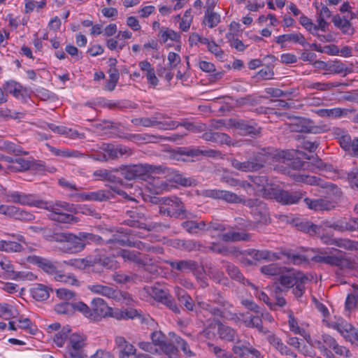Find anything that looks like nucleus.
<instances>
[{
    "mask_svg": "<svg viewBox=\"0 0 358 358\" xmlns=\"http://www.w3.org/2000/svg\"><path fill=\"white\" fill-rule=\"evenodd\" d=\"M60 243L59 250L68 254H76L84 250L87 241H96L101 238L89 233L80 232L78 236L64 233L57 237Z\"/></svg>",
    "mask_w": 358,
    "mask_h": 358,
    "instance_id": "nucleus-1",
    "label": "nucleus"
},
{
    "mask_svg": "<svg viewBox=\"0 0 358 358\" xmlns=\"http://www.w3.org/2000/svg\"><path fill=\"white\" fill-rule=\"evenodd\" d=\"M268 335L266 338L267 341L280 354L289 355L293 357H296V354L293 352L286 345H285L282 340L273 333H268Z\"/></svg>",
    "mask_w": 358,
    "mask_h": 358,
    "instance_id": "nucleus-24",
    "label": "nucleus"
},
{
    "mask_svg": "<svg viewBox=\"0 0 358 358\" xmlns=\"http://www.w3.org/2000/svg\"><path fill=\"white\" fill-rule=\"evenodd\" d=\"M226 38H227L228 42L229 43L231 48H235L239 52H243L245 50L246 45H245L241 40L236 38L234 34L231 32L227 34Z\"/></svg>",
    "mask_w": 358,
    "mask_h": 358,
    "instance_id": "nucleus-64",
    "label": "nucleus"
},
{
    "mask_svg": "<svg viewBox=\"0 0 358 358\" xmlns=\"http://www.w3.org/2000/svg\"><path fill=\"white\" fill-rule=\"evenodd\" d=\"M181 226L187 232L194 235L203 234L207 229V223L203 220H187L183 222Z\"/></svg>",
    "mask_w": 358,
    "mask_h": 358,
    "instance_id": "nucleus-28",
    "label": "nucleus"
},
{
    "mask_svg": "<svg viewBox=\"0 0 358 358\" xmlns=\"http://www.w3.org/2000/svg\"><path fill=\"white\" fill-rule=\"evenodd\" d=\"M69 353H83V348L85 345V338L78 334H72L69 339Z\"/></svg>",
    "mask_w": 358,
    "mask_h": 358,
    "instance_id": "nucleus-32",
    "label": "nucleus"
},
{
    "mask_svg": "<svg viewBox=\"0 0 358 358\" xmlns=\"http://www.w3.org/2000/svg\"><path fill=\"white\" fill-rule=\"evenodd\" d=\"M37 203H38V206H37L38 207L47 209L51 212V214L50 215V218L51 216L59 215L64 211H68L69 210L70 206V205L66 202H57L55 203H49L41 201H37Z\"/></svg>",
    "mask_w": 358,
    "mask_h": 358,
    "instance_id": "nucleus-27",
    "label": "nucleus"
},
{
    "mask_svg": "<svg viewBox=\"0 0 358 358\" xmlns=\"http://www.w3.org/2000/svg\"><path fill=\"white\" fill-rule=\"evenodd\" d=\"M293 177L296 182H303L308 185L320 187L324 189V193L326 195L324 198L330 201H334L336 207L343 196L341 188L336 185L326 182L320 178L299 173L293 175Z\"/></svg>",
    "mask_w": 358,
    "mask_h": 358,
    "instance_id": "nucleus-3",
    "label": "nucleus"
},
{
    "mask_svg": "<svg viewBox=\"0 0 358 358\" xmlns=\"http://www.w3.org/2000/svg\"><path fill=\"white\" fill-rule=\"evenodd\" d=\"M243 322L246 327L256 328L259 332L262 334H266L269 333V331L263 327L262 320L259 316L250 315L249 317H246Z\"/></svg>",
    "mask_w": 358,
    "mask_h": 358,
    "instance_id": "nucleus-41",
    "label": "nucleus"
},
{
    "mask_svg": "<svg viewBox=\"0 0 358 358\" xmlns=\"http://www.w3.org/2000/svg\"><path fill=\"white\" fill-rule=\"evenodd\" d=\"M333 327L340 332L345 338L350 337V334L354 331V327L344 320L336 322L333 325Z\"/></svg>",
    "mask_w": 358,
    "mask_h": 358,
    "instance_id": "nucleus-50",
    "label": "nucleus"
},
{
    "mask_svg": "<svg viewBox=\"0 0 358 358\" xmlns=\"http://www.w3.org/2000/svg\"><path fill=\"white\" fill-rule=\"evenodd\" d=\"M107 154L108 160L117 159L123 155H131V150L122 145H115L110 143H103L100 147Z\"/></svg>",
    "mask_w": 358,
    "mask_h": 358,
    "instance_id": "nucleus-13",
    "label": "nucleus"
},
{
    "mask_svg": "<svg viewBox=\"0 0 358 358\" xmlns=\"http://www.w3.org/2000/svg\"><path fill=\"white\" fill-rule=\"evenodd\" d=\"M310 120L294 117L293 122L288 124L289 129L292 132L316 133L318 127L311 125Z\"/></svg>",
    "mask_w": 358,
    "mask_h": 358,
    "instance_id": "nucleus-15",
    "label": "nucleus"
},
{
    "mask_svg": "<svg viewBox=\"0 0 358 358\" xmlns=\"http://www.w3.org/2000/svg\"><path fill=\"white\" fill-rule=\"evenodd\" d=\"M226 271L228 273V275L231 277V278L234 279V280H236L243 285H247L252 288L257 289V287L255 286L254 284L250 282L248 279H245L242 273L240 271L239 268L231 264L227 263L226 266Z\"/></svg>",
    "mask_w": 358,
    "mask_h": 358,
    "instance_id": "nucleus-30",
    "label": "nucleus"
},
{
    "mask_svg": "<svg viewBox=\"0 0 358 358\" xmlns=\"http://www.w3.org/2000/svg\"><path fill=\"white\" fill-rule=\"evenodd\" d=\"M109 79L107 80L105 88L108 91L114 90L120 78L119 71L116 68H110L108 71Z\"/></svg>",
    "mask_w": 358,
    "mask_h": 358,
    "instance_id": "nucleus-52",
    "label": "nucleus"
},
{
    "mask_svg": "<svg viewBox=\"0 0 358 358\" xmlns=\"http://www.w3.org/2000/svg\"><path fill=\"white\" fill-rule=\"evenodd\" d=\"M166 169V168L162 166H157L150 164L122 165L117 168V176L122 177V183L123 179L127 180H145L148 174L165 173Z\"/></svg>",
    "mask_w": 358,
    "mask_h": 358,
    "instance_id": "nucleus-2",
    "label": "nucleus"
},
{
    "mask_svg": "<svg viewBox=\"0 0 358 358\" xmlns=\"http://www.w3.org/2000/svg\"><path fill=\"white\" fill-rule=\"evenodd\" d=\"M281 255L286 257L287 262L294 265H301L308 263V258L304 255L292 253L287 251H282Z\"/></svg>",
    "mask_w": 358,
    "mask_h": 358,
    "instance_id": "nucleus-45",
    "label": "nucleus"
},
{
    "mask_svg": "<svg viewBox=\"0 0 358 358\" xmlns=\"http://www.w3.org/2000/svg\"><path fill=\"white\" fill-rule=\"evenodd\" d=\"M0 150H4L8 153L14 154L17 156L27 155L29 154L28 152L24 151L20 145L6 141H0Z\"/></svg>",
    "mask_w": 358,
    "mask_h": 358,
    "instance_id": "nucleus-40",
    "label": "nucleus"
},
{
    "mask_svg": "<svg viewBox=\"0 0 358 358\" xmlns=\"http://www.w3.org/2000/svg\"><path fill=\"white\" fill-rule=\"evenodd\" d=\"M306 192L301 191L289 192L281 189L278 193L277 201L283 205H292L297 203L304 196Z\"/></svg>",
    "mask_w": 358,
    "mask_h": 358,
    "instance_id": "nucleus-19",
    "label": "nucleus"
},
{
    "mask_svg": "<svg viewBox=\"0 0 358 358\" xmlns=\"http://www.w3.org/2000/svg\"><path fill=\"white\" fill-rule=\"evenodd\" d=\"M220 22V14L214 12L213 10L206 11L203 22L206 24L208 27L213 28L216 27Z\"/></svg>",
    "mask_w": 358,
    "mask_h": 358,
    "instance_id": "nucleus-55",
    "label": "nucleus"
},
{
    "mask_svg": "<svg viewBox=\"0 0 358 358\" xmlns=\"http://www.w3.org/2000/svg\"><path fill=\"white\" fill-rule=\"evenodd\" d=\"M159 348L169 358H178V349L173 343L165 341Z\"/></svg>",
    "mask_w": 358,
    "mask_h": 358,
    "instance_id": "nucleus-61",
    "label": "nucleus"
},
{
    "mask_svg": "<svg viewBox=\"0 0 358 358\" xmlns=\"http://www.w3.org/2000/svg\"><path fill=\"white\" fill-rule=\"evenodd\" d=\"M308 278L301 272L292 273L289 274L280 275L278 280L280 284L286 289H289L300 280H308Z\"/></svg>",
    "mask_w": 358,
    "mask_h": 358,
    "instance_id": "nucleus-23",
    "label": "nucleus"
},
{
    "mask_svg": "<svg viewBox=\"0 0 358 358\" xmlns=\"http://www.w3.org/2000/svg\"><path fill=\"white\" fill-rule=\"evenodd\" d=\"M126 215L129 218L124 220L123 224L131 227H136L151 231L152 230H158L162 227L161 223L146 224L141 222V220H145L146 217L145 213L139 208H132L131 210H127Z\"/></svg>",
    "mask_w": 358,
    "mask_h": 358,
    "instance_id": "nucleus-6",
    "label": "nucleus"
},
{
    "mask_svg": "<svg viewBox=\"0 0 358 358\" xmlns=\"http://www.w3.org/2000/svg\"><path fill=\"white\" fill-rule=\"evenodd\" d=\"M303 201L309 209L315 211H329L336 208L334 201L325 198L312 199L306 197Z\"/></svg>",
    "mask_w": 358,
    "mask_h": 358,
    "instance_id": "nucleus-16",
    "label": "nucleus"
},
{
    "mask_svg": "<svg viewBox=\"0 0 358 358\" xmlns=\"http://www.w3.org/2000/svg\"><path fill=\"white\" fill-rule=\"evenodd\" d=\"M4 200L8 203H19L21 205L38 206L31 194H27L19 192H8L3 187V191L0 192Z\"/></svg>",
    "mask_w": 358,
    "mask_h": 358,
    "instance_id": "nucleus-7",
    "label": "nucleus"
},
{
    "mask_svg": "<svg viewBox=\"0 0 358 358\" xmlns=\"http://www.w3.org/2000/svg\"><path fill=\"white\" fill-rule=\"evenodd\" d=\"M278 44H282L286 41H293L304 45L306 43L305 37L301 33L288 34L278 36L275 39Z\"/></svg>",
    "mask_w": 358,
    "mask_h": 358,
    "instance_id": "nucleus-39",
    "label": "nucleus"
},
{
    "mask_svg": "<svg viewBox=\"0 0 358 358\" xmlns=\"http://www.w3.org/2000/svg\"><path fill=\"white\" fill-rule=\"evenodd\" d=\"M243 256L248 255L250 256L254 260L261 261L266 260V255L268 254L267 250H255V249H249L241 252Z\"/></svg>",
    "mask_w": 358,
    "mask_h": 358,
    "instance_id": "nucleus-58",
    "label": "nucleus"
},
{
    "mask_svg": "<svg viewBox=\"0 0 358 358\" xmlns=\"http://www.w3.org/2000/svg\"><path fill=\"white\" fill-rule=\"evenodd\" d=\"M274 154L273 149L271 148H262L259 152L255 154L253 157H251L256 167L257 171L264 167L265 164L269 163L273 158Z\"/></svg>",
    "mask_w": 358,
    "mask_h": 358,
    "instance_id": "nucleus-20",
    "label": "nucleus"
},
{
    "mask_svg": "<svg viewBox=\"0 0 358 358\" xmlns=\"http://www.w3.org/2000/svg\"><path fill=\"white\" fill-rule=\"evenodd\" d=\"M341 84L336 83L334 84L333 83H306V87L310 90H317L319 91H327L329 90L334 87H336L340 86Z\"/></svg>",
    "mask_w": 358,
    "mask_h": 358,
    "instance_id": "nucleus-56",
    "label": "nucleus"
},
{
    "mask_svg": "<svg viewBox=\"0 0 358 358\" xmlns=\"http://www.w3.org/2000/svg\"><path fill=\"white\" fill-rule=\"evenodd\" d=\"M169 264L172 270H176L181 272L192 271L198 268L196 262L192 259L181 260L178 262L167 260L165 262Z\"/></svg>",
    "mask_w": 358,
    "mask_h": 358,
    "instance_id": "nucleus-29",
    "label": "nucleus"
},
{
    "mask_svg": "<svg viewBox=\"0 0 358 358\" xmlns=\"http://www.w3.org/2000/svg\"><path fill=\"white\" fill-rule=\"evenodd\" d=\"M334 24L340 29L343 34L352 35L355 32V29L352 27L350 20L342 18L339 15H336L332 18Z\"/></svg>",
    "mask_w": 358,
    "mask_h": 358,
    "instance_id": "nucleus-35",
    "label": "nucleus"
},
{
    "mask_svg": "<svg viewBox=\"0 0 358 358\" xmlns=\"http://www.w3.org/2000/svg\"><path fill=\"white\" fill-rule=\"evenodd\" d=\"M203 195L210 198L223 199L231 203H242L244 205V201H246V199L242 198L234 192L225 190L207 189L203 192Z\"/></svg>",
    "mask_w": 358,
    "mask_h": 358,
    "instance_id": "nucleus-9",
    "label": "nucleus"
},
{
    "mask_svg": "<svg viewBox=\"0 0 358 358\" xmlns=\"http://www.w3.org/2000/svg\"><path fill=\"white\" fill-rule=\"evenodd\" d=\"M3 90L17 99L23 98L26 92L21 84L13 80L6 82L3 85Z\"/></svg>",
    "mask_w": 358,
    "mask_h": 358,
    "instance_id": "nucleus-34",
    "label": "nucleus"
},
{
    "mask_svg": "<svg viewBox=\"0 0 358 358\" xmlns=\"http://www.w3.org/2000/svg\"><path fill=\"white\" fill-rule=\"evenodd\" d=\"M99 261L96 257L87 256L85 258L71 259L64 261V264L80 270H85L87 268L94 266Z\"/></svg>",
    "mask_w": 358,
    "mask_h": 358,
    "instance_id": "nucleus-25",
    "label": "nucleus"
},
{
    "mask_svg": "<svg viewBox=\"0 0 358 358\" xmlns=\"http://www.w3.org/2000/svg\"><path fill=\"white\" fill-rule=\"evenodd\" d=\"M55 279L59 282H63L71 285L78 286L79 281L76 279L75 275H65L61 273L60 271L57 270V273L55 274Z\"/></svg>",
    "mask_w": 358,
    "mask_h": 358,
    "instance_id": "nucleus-60",
    "label": "nucleus"
},
{
    "mask_svg": "<svg viewBox=\"0 0 358 358\" xmlns=\"http://www.w3.org/2000/svg\"><path fill=\"white\" fill-rule=\"evenodd\" d=\"M26 260L27 263L36 265L50 275H55V274L57 273V268L50 259L33 255L27 256Z\"/></svg>",
    "mask_w": 358,
    "mask_h": 358,
    "instance_id": "nucleus-12",
    "label": "nucleus"
},
{
    "mask_svg": "<svg viewBox=\"0 0 358 358\" xmlns=\"http://www.w3.org/2000/svg\"><path fill=\"white\" fill-rule=\"evenodd\" d=\"M315 114L321 117L340 118L355 112L354 109L334 108L331 109H318L314 111Z\"/></svg>",
    "mask_w": 358,
    "mask_h": 358,
    "instance_id": "nucleus-21",
    "label": "nucleus"
},
{
    "mask_svg": "<svg viewBox=\"0 0 358 358\" xmlns=\"http://www.w3.org/2000/svg\"><path fill=\"white\" fill-rule=\"evenodd\" d=\"M232 348V352L240 358H246L249 355L254 358H263L261 352L254 348L249 341L238 340Z\"/></svg>",
    "mask_w": 358,
    "mask_h": 358,
    "instance_id": "nucleus-10",
    "label": "nucleus"
},
{
    "mask_svg": "<svg viewBox=\"0 0 358 358\" xmlns=\"http://www.w3.org/2000/svg\"><path fill=\"white\" fill-rule=\"evenodd\" d=\"M50 151L56 156H59L65 158H79L83 157L85 156V154L76 150L57 149L55 148L50 147Z\"/></svg>",
    "mask_w": 358,
    "mask_h": 358,
    "instance_id": "nucleus-47",
    "label": "nucleus"
},
{
    "mask_svg": "<svg viewBox=\"0 0 358 358\" xmlns=\"http://www.w3.org/2000/svg\"><path fill=\"white\" fill-rule=\"evenodd\" d=\"M217 334L219 337L224 341L232 342L234 341L236 338L238 336L236 331L231 327L223 324L220 322L217 321Z\"/></svg>",
    "mask_w": 358,
    "mask_h": 358,
    "instance_id": "nucleus-33",
    "label": "nucleus"
},
{
    "mask_svg": "<svg viewBox=\"0 0 358 358\" xmlns=\"http://www.w3.org/2000/svg\"><path fill=\"white\" fill-rule=\"evenodd\" d=\"M110 307L106 301L101 299H94L91 303L90 320L93 321H100L102 318L108 317Z\"/></svg>",
    "mask_w": 358,
    "mask_h": 358,
    "instance_id": "nucleus-8",
    "label": "nucleus"
},
{
    "mask_svg": "<svg viewBox=\"0 0 358 358\" xmlns=\"http://www.w3.org/2000/svg\"><path fill=\"white\" fill-rule=\"evenodd\" d=\"M88 289L93 293L101 294L111 299H118L119 292L118 290H115L113 288L102 285L99 284L92 285L88 286Z\"/></svg>",
    "mask_w": 358,
    "mask_h": 358,
    "instance_id": "nucleus-31",
    "label": "nucleus"
},
{
    "mask_svg": "<svg viewBox=\"0 0 358 358\" xmlns=\"http://www.w3.org/2000/svg\"><path fill=\"white\" fill-rule=\"evenodd\" d=\"M328 243L330 244H334L336 246L344 248L345 250H358V242L347 238H338L334 240L329 239Z\"/></svg>",
    "mask_w": 358,
    "mask_h": 358,
    "instance_id": "nucleus-46",
    "label": "nucleus"
},
{
    "mask_svg": "<svg viewBox=\"0 0 358 358\" xmlns=\"http://www.w3.org/2000/svg\"><path fill=\"white\" fill-rule=\"evenodd\" d=\"M244 206L250 209V213L255 224L267 225L271 222V217L267 205L258 199H247Z\"/></svg>",
    "mask_w": 358,
    "mask_h": 358,
    "instance_id": "nucleus-4",
    "label": "nucleus"
},
{
    "mask_svg": "<svg viewBox=\"0 0 358 358\" xmlns=\"http://www.w3.org/2000/svg\"><path fill=\"white\" fill-rule=\"evenodd\" d=\"M332 266H338L341 269L349 268L353 270L357 267V264L351 258L341 255L334 256Z\"/></svg>",
    "mask_w": 358,
    "mask_h": 358,
    "instance_id": "nucleus-38",
    "label": "nucleus"
},
{
    "mask_svg": "<svg viewBox=\"0 0 358 358\" xmlns=\"http://www.w3.org/2000/svg\"><path fill=\"white\" fill-rule=\"evenodd\" d=\"M280 190L281 188L278 185L268 182L260 192L264 198L274 199L277 201L278 193Z\"/></svg>",
    "mask_w": 358,
    "mask_h": 358,
    "instance_id": "nucleus-48",
    "label": "nucleus"
},
{
    "mask_svg": "<svg viewBox=\"0 0 358 358\" xmlns=\"http://www.w3.org/2000/svg\"><path fill=\"white\" fill-rule=\"evenodd\" d=\"M219 237L225 242L250 241L252 239V234L246 233L245 231L230 230L220 234Z\"/></svg>",
    "mask_w": 358,
    "mask_h": 358,
    "instance_id": "nucleus-26",
    "label": "nucleus"
},
{
    "mask_svg": "<svg viewBox=\"0 0 358 358\" xmlns=\"http://www.w3.org/2000/svg\"><path fill=\"white\" fill-rule=\"evenodd\" d=\"M262 273L268 276L280 275L283 272V268L277 264H270L261 267Z\"/></svg>",
    "mask_w": 358,
    "mask_h": 358,
    "instance_id": "nucleus-54",
    "label": "nucleus"
},
{
    "mask_svg": "<svg viewBox=\"0 0 358 358\" xmlns=\"http://www.w3.org/2000/svg\"><path fill=\"white\" fill-rule=\"evenodd\" d=\"M24 250L23 246L18 242L12 241H0V251L6 252H20Z\"/></svg>",
    "mask_w": 358,
    "mask_h": 358,
    "instance_id": "nucleus-44",
    "label": "nucleus"
},
{
    "mask_svg": "<svg viewBox=\"0 0 358 358\" xmlns=\"http://www.w3.org/2000/svg\"><path fill=\"white\" fill-rule=\"evenodd\" d=\"M229 125L239 129L243 134L257 135L261 130L256 123L245 120L230 119Z\"/></svg>",
    "mask_w": 358,
    "mask_h": 358,
    "instance_id": "nucleus-14",
    "label": "nucleus"
},
{
    "mask_svg": "<svg viewBox=\"0 0 358 358\" xmlns=\"http://www.w3.org/2000/svg\"><path fill=\"white\" fill-rule=\"evenodd\" d=\"M137 278L136 274L130 273L126 274L120 272L115 273L113 275V279L117 283L125 284L130 282H134Z\"/></svg>",
    "mask_w": 358,
    "mask_h": 358,
    "instance_id": "nucleus-59",
    "label": "nucleus"
},
{
    "mask_svg": "<svg viewBox=\"0 0 358 358\" xmlns=\"http://www.w3.org/2000/svg\"><path fill=\"white\" fill-rule=\"evenodd\" d=\"M169 180L183 187H195L197 185V180L191 177H185L178 171L169 169Z\"/></svg>",
    "mask_w": 358,
    "mask_h": 358,
    "instance_id": "nucleus-22",
    "label": "nucleus"
},
{
    "mask_svg": "<svg viewBox=\"0 0 358 358\" xmlns=\"http://www.w3.org/2000/svg\"><path fill=\"white\" fill-rule=\"evenodd\" d=\"M108 242L109 243L117 242L121 245H127L129 247L136 248L140 250L146 251V252H152V253H155V254L161 255V254L164 253L163 248H162L160 246L152 245L150 243H144L142 241H131L128 240L127 241V243H125L124 241H120V240L117 239L115 241L109 240Z\"/></svg>",
    "mask_w": 358,
    "mask_h": 358,
    "instance_id": "nucleus-17",
    "label": "nucleus"
},
{
    "mask_svg": "<svg viewBox=\"0 0 358 358\" xmlns=\"http://www.w3.org/2000/svg\"><path fill=\"white\" fill-rule=\"evenodd\" d=\"M310 345L317 348L324 357L327 358H335L334 354L324 344L322 338L320 339L314 340L313 342L310 343Z\"/></svg>",
    "mask_w": 358,
    "mask_h": 358,
    "instance_id": "nucleus-62",
    "label": "nucleus"
},
{
    "mask_svg": "<svg viewBox=\"0 0 358 358\" xmlns=\"http://www.w3.org/2000/svg\"><path fill=\"white\" fill-rule=\"evenodd\" d=\"M298 230L307 233L310 236H321L322 227H319L309 221H301L296 223Z\"/></svg>",
    "mask_w": 358,
    "mask_h": 358,
    "instance_id": "nucleus-36",
    "label": "nucleus"
},
{
    "mask_svg": "<svg viewBox=\"0 0 358 358\" xmlns=\"http://www.w3.org/2000/svg\"><path fill=\"white\" fill-rule=\"evenodd\" d=\"M160 201L159 212L161 215L176 218L186 217V210L180 198L164 197Z\"/></svg>",
    "mask_w": 358,
    "mask_h": 358,
    "instance_id": "nucleus-5",
    "label": "nucleus"
},
{
    "mask_svg": "<svg viewBox=\"0 0 358 358\" xmlns=\"http://www.w3.org/2000/svg\"><path fill=\"white\" fill-rule=\"evenodd\" d=\"M182 247L187 251H200L204 253L208 252L207 247L204 246L201 242L193 240L185 241L182 243Z\"/></svg>",
    "mask_w": 358,
    "mask_h": 358,
    "instance_id": "nucleus-53",
    "label": "nucleus"
},
{
    "mask_svg": "<svg viewBox=\"0 0 358 358\" xmlns=\"http://www.w3.org/2000/svg\"><path fill=\"white\" fill-rule=\"evenodd\" d=\"M49 291L50 289L48 287L42 284H37L31 288V294L33 298L36 300L44 301L49 297Z\"/></svg>",
    "mask_w": 358,
    "mask_h": 358,
    "instance_id": "nucleus-43",
    "label": "nucleus"
},
{
    "mask_svg": "<svg viewBox=\"0 0 358 358\" xmlns=\"http://www.w3.org/2000/svg\"><path fill=\"white\" fill-rule=\"evenodd\" d=\"M93 176L102 181L122 184V177L120 176H117V168L111 169H101L96 170L93 173Z\"/></svg>",
    "mask_w": 358,
    "mask_h": 358,
    "instance_id": "nucleus-18",
    "label": "nucleus"
},
{
    "mask_svg": "<svg viewBox=\"0 0 358 358\" xmlns=\"http://www.w3.org/2000/svg\"><path fill=\"white\" fill-rule=\"evenodd\" d=\"M114 342L115 348L118 350L119 358H130L131 356L136 355V348L124 336H115Z\"/></svg>",
    "mask_w": 358,
    "mask_h": 358,
    "instance_id": "nucleus-11",
    "label": "nucleus"
},
{
    "mask_svg": "<svg viewBox=\"0 0 358 358\" xmlns=\"http://www.w3.org/2000/svg\"><path fill=\"white\" fill-rule=\"evenodd\" d=\"M119 256L122 257L126 262H134L138 265H139L141 262V253L137 251L121 250L119 252Z\"/></svg>",
    "mask_w": 358,
    "mask_h": 358,
    "instance_id": "nucleus-51",
    "label": "nucleus"
},
{
    "mask_svg": "<svg viewBox=\"0 0 358 358\" xmlns=\"http://www.w3.org/2000/svg\"><path fill=\"white\" fill-rule=\"evenodd\" d=\"M30 166L31 161L18 157L15 159L13 164L7 166V169L11 172H22L29 170Z\"/></svg>",
    "mask_w": 358,
    "mask_h": 358,
    "instance_id": "nucleus-42",
    "label": "nucleus"
},
{
    "mask_svg": "<svg viewBox=\"0 0 358 358\" xmlns=\"http://www.w3.org/2000/svg\"><path fill=\"white\" fill-rule=\"evenodd\" d=\"M231 166L243 172H256L257 171L256 167H257V164H255V162L250 158L248 160L245 162H240L236 159H231Z\"/></svg>",
    "mask_w": 358,
    "mask_h": 358,
    "instance_id": "nucleus-37",
    "label": "nucleus"
},
{
    "mask_svg": "<svg viewBox=\"0 0 358 358\" xmlns=\"http://www.w3.org/2000/svg\"><path fill=\"white\" fill-rule=\"evenodd\" d=\"M70 329L69 327H64L59 332L57 333L54 337V342L59 347H62L66 339H69Z\"/></svg>",
    "mask_w": 358,
    "mask_h": 358,
    "instance_id": "nucleus-63",
    "label": "nucleus"
},
{
    "mask_svg": "<svg viewBox=\"0 0 358 358\" xmlns=\"http://www.w3.org/2000/svg\"><path fill=\"white\" fill-rule=\"evenodd\" d=\"M164 117V114L157 113L151 117H141L135 120L136 124H140L143 127H150L157 126L159 124V120Z\"/></svg>",
    "mask_w": 358,
    "mask_h": 358,
    "instance_id": "nucleus-49",
    "label": "nucleus"
},
{
    "mask_svg": "<svg viewBox=\"0 0 358 358\" xmlns=\"http://www.w3.org/2000/svg\"><path fill=\"white\" fill-rule=\"evenodd\" d=\"M355 227H352L351 223V218L347 220L346 218H342L336 221V225L334 229L340 232L345 231H354Z\"/></svg>",
    "mask_w": 358,
    "mask_h": 358,
    "instance_id": "nucleus-57",
    "label": "nucleus"
}]
</instances>
